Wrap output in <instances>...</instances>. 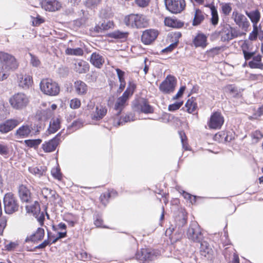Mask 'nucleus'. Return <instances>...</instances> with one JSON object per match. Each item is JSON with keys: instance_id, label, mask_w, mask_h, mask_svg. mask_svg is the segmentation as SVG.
Here are the masks:
<instances>
[{"instance_id": "obj_55", "label": "nucleus", "mask_w": 263, "mask_h": 263, "mask_svg": "<svg viewBox=\"0 0 263 263\" xmlns=\"http://www.w3.org/2000/svg\"><path fill=\"white\" fill-rule=\"evenodd\" d=\"M102 0H87L86 5L88 7L95 8L100 4Z\"/></svg>"}, {"instance_id": "obj_6", "label": "nucleus", "mask_w": 263, "mask_h": 263, "mask_svg": "<svg viewBox=\"0 0 263 263\" xmlns=\"http://www.w3.org/2000/svg\"><path fill=\"white\" fill-rule=\"evenodd\" d=\"M187 238L196 242H200L203 239V234L201 229L196 221L192 222L187 231Z\"/></svg>"}, {"instance_id": "obj_56", "label": "nucleus", "mask_w": 263, "mask_h": 263, "mask_svg": "<svg viewBox=\"0 0 263 263\" xmlns=\"http://www.w3.org/2000/svg\"><path fill=\"white\" fill-rule=\"evenodd\" d=\"M51 174L52 176L59 180H60L61 178V173H60V169L58 168H53L52 169L51 171Z\"/></svg>"}, {"instance_id": "obj_27", "label": "nucleus", "mask_w": 263, "mask_h": 263, "mask_svg": "<svg viewBox=\"0 0 263 263\" xmlns=\"http://www.w3.org/2000/svg\"><path fill=\"white\" fill-rule=\"evenodd\" d=\"M134 116L132 114L126 115L124 118L115 116L114 120V125L116 126L122 125L123 123L133 121L134 120Z\"/></svg>"}, {"instance_id": "obj_46", "label": "nucleus", "mask_w": 263, "mask_h": 263, "mask_svg": "<svg viewBox=\"0 0 263 263\" xmlns=\"http://www.w3.org/2000/svg\"><path fill=\"white\" fill-rule=\"evenodd\" d=\"M220 7L222 13L226 16L229 15L232 10L230 3H221Z\"/></svg>"}, {"instance_id": "obj_9", "label": "nucleus", "mask_w": 263, "mask_h": 263, "mask_svg": "<svg viewBox=\"0 0 263 263\" xmlns=\"http://www.w3.org/2000/svg\"><path fill=\"white\" fill-rule=\"evenodd\" d=\"M177 80L175 77L168 75L160 84L159 89L164 93L168 94L173 92L176 85Z\"/></svg>"}, {"instance_id": "obj_21", "label": "nucleus", "mask_w": 263, "mask_h": 263, "mask_svg": "<svg viewBox=\"0 0 263 263\" xmlns=\"http://www.w3.org/2000/svg\"><path fill=\"white\" fill-rule=\"evenodd\" d=\"M107 109L106 107L102 105L97 106L95 111L92 114V119L94 120L99 121L103 119L106 115Z\"/></svg>"}, {"instance_id": "obj_15", "label": "nucleus", "mask_w": 263, "mask_h": 263, "mask_svg": "<svg viewBox=\"0 0 263 263\" xmlns=\"http://www.w3.org/2000/svg\"><path fill=\"white\" fill-rule=\"evenodd\" d=\"M41 6L46 11L52 12L59 10L61 4L57 0H43Z\"/></svg>"}, {"instance_id": "obj_41", "label": "nucleus", "mask_w": 263, "mask_h": 263, "mask_svg": "<svg viewBox=\"0 0 263 263\" xmlns=\"http://www.w3.org/2000/svg\"><path fill=\"white\" fill-rule=\"evenodd\" d=\"M128 33L119 30L115 31L109 34V36L117 39H125L127 38Z\"/></svg>"}, {"instance_id": "obj_26", "label": "nucleus", "mask_w": 263, "mask_h": 263, "mask_svg": "<svg viewBox=\"0 0 263 263\" xmlns=\"http://www.w3.org/2000/svg\"><path fill=\"white\" fill-rule=\"evenodd\" d=\"M90 61L96 67L101 68L104 63V59L101 54L93 52L91 55Z\"/></svg>"}, {"instance_id": "obj_45", "label": "nucleus", "mask_w": 263, "mask_h": 263, "mask_svg": "<svg viewBox=\"0 0 263 263\" xmlns=\"http://www.w3.org/2000/svg\"><path fill=\"white\" fill-rule=\"evenodd\" d=\"M212 17L211 22L212 25L216 26L218 24L219 21V17L217 11L215 7L211 8Z\"/></svg>"}, {"instance_id": "obj_38", "label": "nucleus", "mask_w": 263, "mask_h": 263, "mask_svg": "<svg viewBox=\"0 0 263 263\" xmlns=\"http://www.w3.org/2000/svg\"><path fill=\"white\" fill-rule=\"evenodd\" d=\"M228 27L230 29L233 39L246 34V32L243 30L241 31L239 27H232L230 25H228Z\"/></svg>"}, {"instance_id": "obj_47", "label": "nucleus", "mask_w": 263, "mask_h": 263, "mask_svg": "<svg viewBox=\"0 0 263 263\" xmlns=\"http://www.w3.org/2000/svg\"><path fill=\"white\" fill-rule=\"evenodd\" d=\"M241 49L243 53L252 51V43L248 41H245L242 44Z\"/></svg>"}, {"instance_id": "obj_52", "label": "nucleus", "mask_w": 263, "mask_h": 263, "mask_svg": "<svg viewBox=\"0 0 263 263\" xmlns=\"http://www.w3.org/2000/svg\"><path fill=\"white\" fill-rule=\"evenodd\" d=\"M262 137V133L259 130H256L252 134V137L255 143H257Z\"/></svg>"}, {"instance_id": "obj_1", "label": "nucleus", "mask_w": 263, "mask_h": 263, "mask_svg": "<svg viewBox=\"0 0 263 263\" xmlns=\"http://www.w3.org/2000/svg\"><path fill=\"white\" fill-rule=\"evenodd\" d=\"M126 26L136 28H141L147 27L148 21L146 17L142 14H130L124 18Z\"/></svg>"}, {"instance_id": "obj_28", "label": "nucleus", "mask_w": 263, "mask_h": 263, "mask_svg": "<svg viewBox=\"0 0 263 263\" xmlns=\"http://www.w3.org/2000/svg\"><path fill=\"white\" fill-rule=\"evenodd\" d=\"M224 255L227 259H229V263H239L238 255L232 249L230 251L228 248L226 249L224 252Z\"/></svg>"}, {"instance_id": "obj_58", "label": "nucleus", "mask_w": 263, "mask_h": 263, "mask_svg": "<svg viewBox=\"0 0 263 263\" xmlns=\"http://www.w3.org/2000/svg\"><path fill=\"white\" fill-rule=\"evenodd\" d=\"M7 224V220L5 217H0V235L3 234V231Z\"/></svg>"}, {"instance_id": "obj_34", "label": "nucleus", "mask_w": 263, "mask_h": 263, "mask_svg": "<svg viewBox=\"0 0 263 263\" xmlns=\"http://www.w3.org/2000/svg\"><path fill=\"white\" fill-rule=\"evenodd\" d=\"M233 39L230 29L228 27V25L224 26L221 32V40L223 42H228Z\"/></svg>"}, {"instance_id": "obj_13", "label": "nucleus", "mask_w": 263, "mask_h": 263, "mask_svg": "<svg viewBox=\"0 0 263 263\" xmlns=\"http://www.w3.org/2000/svg\"><path fill=\"white\" fill-rule=\"evenodd\" d=\"M158 35V32L155 29H147L143 32L141 41L145 45H149L154 42Z\"/></svg>"}, {"instance_id": "obj_29", "label": "nucleus", "mask_w": 263, "mask_h": 263, "mask_svg": "<svg viewBox=\"0 0 263 263\" xmlns=\"http://www.w3.org/2000/svg\"><path fill=\"white\" fill-rule=\"evenodd\" d=\"M61 121L58 118H53L50 121L48 133L49 134H53L60 128Z\"/></svg>"}, {"instance_id": "obj_49", "label": "nucleus", "mask_w": 263, "mask_h": 263, "mask_svg": "<svg viewBox=\"0 0 263 263\" xmlns=\"http://www.w3.org/2000/svg\"><path fill=\"white\" fill-rule=\"evenodd\" d=\"M52 193L51 194V195L49 196V198H48L49 202H51L54 204L58 203L59 201H58V200L59 199L60 197L59 195L54 190Z\"/></svg>"}, {"instance_id": "obj_2", "label": "nucleus", "mask_w": 263, "mask_h": 263, "mask_svg": "<svg viewBox=\"0 0 263 263\" xmlns=\"http://www.w3.org/2000/svg\"><path fill=\"white\" fill-rule=\"evenodd\" d=\"M18 67L16 59L8 53L0 51V68L5 71H13Z\"/></svg>"}, {"instance_id": "obj_57", "label": "nucleus", "mask_w": 263, "mask_h": 263, "mask_svg": "<svg viewBox=\"0 0 263 263\" xmlns=\"http://www.w3.org/2000/svg\"><path fill=\"white\" fill-rule=\"evenodd\" d=\"M179 135L181 139L183 148H184L185 150H187V144L185 141L186 140V137L185 136V133L184 132H179Z\"/></svg>"}, {"instance_id": "obj_36", "label": "nucleus", "mask_w": 263, "mask_h": 263, "mask_svg": "<svg viewBox=\"0 0 263 263\" xmlns=\"http://www.w3.org/2000/svg\"><path fill=\"white\" fill-rule=\"evenodd\" d=\"M112 26V23L110 21L105 22L102 23L101 24H98L94 28V30L96 32L100 33L103 31L107 30L110 28Z\"/></svg>"}, {"instance_id": "obj_59", "label": "nucleus", "mask_w": 263, "mask_h": 263, "mask_svg": "<svg viewBox=\"0 0 263 263\" xmlns=\"http://www.w3.org/2000/svg\"><path fill=\"white\" fill-rule=\"evenodd\" d=\"M255 54L256 50L243 53L244 58L246 61H249L251 59H253Z\"/></svg>"}, {"instance_id": "obj_44", "label": "nucleus", "mask_w": 263, "mask_h": 263, "mask_svg": "<svg viewBox=\"0 0 263 263\" xmlns=\"http://www.w3.org/2000/svg\"><path fill=\"white\" fill-rule=\"evenodd\" d=\"M65 53L68 55H82L83 54V50L81 48H68L66 49Z\"/></svg>"}, {"instance_id": "obj_54", "label": "nucleus", "mask_w": 263, "mask_h": 263, "mask_svg": "<svg viewBox=\"0 0 263 263\" xmlns=\"http://www.w3.org/2000/svg\"><path fill=\"white\" fill-rule=\"evenodd\" d=\"M183 102H176L168 106V109L170 111H174L180 108L182 105Z\"/></svg>"}, {"instance_id": "obj_64", "label": "nucleus", "mask_w": 263, "mask_h": 263, "mask_svg": "<svg viewBox=\"0 0 263 263\" xmlns=\"http://www.w3.org/2000/svg\"><path fill=\"white\" fill-rule=\"evenodd\" d=\"M17 246V243L15 242H10L9 244L5 246V249L8 251L13 250Z\"/></svg>"}, {"instance_id": "obj_31", "label": "nucleus", "mask_w": 263, "mask_h": 263, "mask_svg": "<svg viewBox=\"0 0 263 263\" xmlns=\"http://www.w3.org/2000/svg\"><path fill=\"white\" fill-rule=\"evenodd\" d=\"M28 171L30 173L33 174L36 177L40 178L42 176L46 175L47 169L45 166H31L28 168Z\"/></svg>"}, {"instance_id": "obj_8", "label": "nucleus", "mask_w": 263, "mask_h": 263, "mask_svg": "<svg viewBox=\"0 0 263 263\" xmlns=\"http://www.w3.org/2000/svg\"><path fill=\"white\" fill-rule=\"evenodd\" d=\"M166 10L173 14L181 13L185 7L184 0H164Z\"/></svg>"}, {"instance_id": "obj_61", "label": "nucleus", "mask_w": 263, "mask_h": 263, "mask_svg": "<svg viewBox=\"0 0 263 263\" xmlns=\"http://www.w3.org/2000/svg\"><path fill=\"white\" fill-rule=\"evenodd\" d=\"M30 55L31 56V63L32 65L35 67L38 66L40 64V62L39 59L31 53H30Z\"/></svg>"}, {"instance_id": "obj_25", "label": "nucleus", "mask_w": 263, "mask_h": 263, "mask_svg": "<svg viewBox=\"0 0 263 263\" xmlns=\"http://www.w3.org/2000/svg\"><path fill=\"white\" fill-rule=\"evenodd\" d=\"M262 55L260 54H256L254 56L252 61L248 63V65L251 68L263 69V63L261 62Z\"/></svg>"}, {"instance_id": "obj_23", "label": "nucleus", "mask_w": 263, "mask_h": 263, "mask_svg": "<svg viewBox=\"0 0 263 263\" xmlns=\"http://www.w3.org/2000/svg\"><path fill=\"white\" fill-rule=\"evenodd\" d=\"M44 230L42 228H39L35 233L31 234L29 236H27L25 239V242L29 241L36 242L41 240L44 236Z\"/></svg>"}, {"instance_id": "obj_37", "label": "nucleus", "mask_w": 263, "mask_h": 263, "mask_svg": "<svg viewBox=\"0 0 263 263\" xmlns=\"http://www.w3.org/2000/svg\"><path fill=\"white\" fill-rule=\"evenodd\" d=\"M247 15L249 17L252 23H258L260 18V12L258 10L246 11Z\"/></svg>"}, {"instance_id": "obj_22", "label": "nucleus", "mask_w": 263, "mask_h": 263, "mask_svg": "<svg viewBox=\"0 0 263 263\" xmlns=\"http://www.w3.org/2000/svg\"><path fill=\"white\" fill-rule=\"evenodd\" d=\"M89 69V64L83 60L77 61L74 63V70L79 73H86Z\"/></svg>"}, {"instance_id": "obj_50", "label": "nucleus", "mask_w": 263, "mask_h": 263, "mask_svg": "<svg viewBox=\"0 0 263 263\" xmlns=\"http://www.w3.org/2000/svg\"><path fill=\"white\" fill-rule=\"evenodd\" d=\"M179 42L178 40H177L174 43L170 44L168 46L162 50L161 52L163 53L171 52H172L177 46Z\"/></svg>"}, {"instance_id": "obj_53", "label": "nucleus", "mask_w": 263, "mask_h": 263, "mask_svg": "<svg viewBox=\"0 0 263 263\" xmlns=\"http://www.w3.org/2000/svg\"><path fill=\"white\" fill-rule=\"evenodd\" d=\"M54 190H52L50 189H48L47 187H44L41 191L42 194L44 198L46 199H48L49 196L52 193Z\"/></svg>"}, {"instance_id": "obj_40", "label": "nucleus", "mask_w": 263, "mask_h": 263, "mask_svg": "<svg viewBox=\"0 0 263 263\" xmlns=\"http://www.w3.org/2000/svg\"><path fill=\"white\" fill-rule=\"evenodd\" d=\"M187 111L189 113H193L197 108V106L196 102L193 98L189 99L185 103V105Z\"/></svg>"}, {"instance_id": "obj_20", "label": "nucleus", "mask_w": 263, "mask_h": 263, "mask_svg": "<svg viewBox=\"0 0 263 263\" xmlns=\"http://www.w3.org/2000/svg\"><path fill=\"white\" fill-rule=\"evenodd\" d=\"M200 254L202 256L210 259L213 256V250L207 241L201 240L200 242Z\"/></svg>"}, {"instance_id": "obj_60", "label": "nucleus", "mask_w": 263, "mask_h": 263, "mask_svg": "<svg viewBox=\"0 0 263 263\" xmlns=\"http://www.w3.org/2000/svg\"><path fill=\"white\" fill-rule=\"evenodd\" d=\"M116 71L117 72L119 82L125 81V80H124L125 72L119 68H117L116 69Z\"/></svg>"}, {"instance_id": "obj_62", "label": "nucleus", "mask_w": 263, "mask_h": 263, "mask_svg": "<svg viewBox=\"0 0 263 263\" xmlns=\"http://www.w3.org/2000/svg\"><path fill=\"white\" fill-rule=\"evenodd\" d=\"M8 153V148L6 145L0 143V154L5 155Z\"/></svg>"}, {"instance_id": "obj_3", "label": "nucleus", "mask_w": 263, "mask_h": 263, "mask_svg": "<svg viewBox=\"0 0 263 263\" xmlns=\"http://www.w3.org/2000/svg\"><path fill=\"white\" fill-rule=\"evenodd\" d=\"M41 90L43 93L50 96H55L60 92L59 84L51 79H44L40 83Z\"/></svg>"}, {"instance_id": "obj_35", "label": "nucleus", "mask_w": 263, "mask_h": 263, "mask_svg": "<svg viewBox=\"0 0 263 263\" xmlns=\"http://www.w3.org/2000/svg\"><path fill=\"white\" fill-rule=\"evenodd\" d=\"M204 16L202 11L197 9L195 11L194 20L193 21V26L199 25L204 20Z\"/></svg>"}, {"instance_id": "obj_39", "label": "nucleus", "mask_w": 263, "mask_h": 263, "mask_svg": "<svg viewBox=\"0 0 263 263\" xmlns=\"http://www.w3.org/2000/svg\"><path fill=\"white\" fill-rule=\"evenodd\" d=\"M164 24L165 25L171 27H177V28H180L182 27L183 26V23L182 22H178L177 23L176 20H174L173 19L166 17L164 20Z\"/></svg>"}, {"instance_id": "obj_10", "label": "nucleus", "mask_w": 263, "mask_h": 263, "mask_svg": "<svg viewBox=\"0 0 263 263\" xmlns=\"http://www.w3.org/2000/svg\"><path fill=\"white\" fill-rule=\"evenodd\" d=\"M224 123V118L219 111L213 112L211 116L208 126L211 129H220Z\"/></svg>"}, {"instance_id": "obj_63", "label": "nucleus", "mask_w": 263, "mask_h": 263, "mask_svg": "<svg viewBox=\"0 0 263 263\" xmlns=\"http://www.w3.org/2000/svg\"><path fill=\"white\" fill-rule=\"evenodd\" d=\"M50 244V241L48 239L45 240L42 243L36 246L35 249H42L45 248L46 246Z\"/></svg>"}, {"instance_id": "obj_17", "label": "nucleus", "mask_w": 263, "mask_h": 263, "mask_svg": "<svg viewBox=\"0 0 263 263\" xmlns=\"http://www.w3.org/2000/svg\"><path fill=\"white\" fill-rule=\"evenodd\" d=\"M135 257L137 260L144 261L153 260L155 259L156 256L153 252L145 249H142L140 252H138L136 254Z\"/></svg>"}, {"instance_id": "obj_33", "label": "nucleus", "mask_w": 263, "mask_h": 263, "mask_svg": "<svg viewBox=\"0 0 263 263\" xmlns=\"http://www.w3.org/2000/svg\"><path fill=\"white\" fill-rule=\"evenodd\" d=\"M26 210L27 213H31L33 216H36L40 211V204L37 201H34L32 204L27 205L26 206Z\"/></svg>"}, {"instance_id": "obj_18", "label": "nucleus", "mask_w": 263, "mask_h": 263, "mask_svg": "<svg viewBox=\"0 0 263 263\" xmlns=\"http://www.w3.org/2000/svg\"><path fill=\"white\" fill-rule=\"evenodd\" d=\"M135 108L144 114H151L154 112L153 107L150 105L145 99H142L135 104Z\"/></svg>"}, {"instance_id": "obj_30", "label": "nucleus", "mask_w": 263, "mask_h": 263, "mask_svg": "<svg viewBox=\"0 0 263 263\" xmlns=\"http://www.w3.org/2000/svg\"><path fill=\"white\" fill-rule=\"evenodd\" d=\"M127 101L120 97L115 103L114 109L117 111L115 116L119 117L126 105Z\"/></svg>"}, {"instance_id": "obj_51", "label": "nucleus", "mask_w": 263, "mask_h": 263, "mask_svg": "<svg viewBox=\"0 0 263 263\" xmlns=\"http://www.w3.org/2000/svg\"><path fill=\"white\" fill-rule=\"evenodd\" d=\"M94 224L97 227H104L106 228L105 226H103V219L102 218V216L99 214H97L95 218Z\"/></svg>"}, {"instance_id": "obj_24", "label": "nucleus", "mask_w": 263, "mask_h": 263, "mask_svg": "<svg viewBox=\"0 0 263 263\" xmlns=\"http://www.w3.org/2000/svg\"><path fill=\"white\" fill-rule=\"evenodd\" d=\"M207 37L203 33H198L193 39V43L196 47L204 48L207 43Z\"/></svg>"}, {"instance_id": "obj_19", "label": "nucleus", "mask_w": 263, "mask_h": 263, "mask_svg": "<svg viewBox=\"0 0 263 263\" xmlns=\"http://www.w3.org/2000/svg\"><path fill=\"white\" fill-rule=\"evenodd\" d=\"M17 80L18 86L24 89L29 88L33 83L32 77L30 76L27 74H18Z\"/></svg>"}, {"instance_id": "obj_4", "label": "nucleus", "mask_w": 263, "mask_h": 263, "mask_svg": "<svg viewBox=\"0 0 263 263\" xmlns=\"http://www.w3.org/2000/svg\"><path fill=\"white\" fill-rule=\"evenodd\" d=\"M12 107L22 110L26 107L29 102V97L24 93L18 92L13 95L9 100Z\"/></svg>"}, {"instance_id": "obj_16", "label": "nucleus", "mask_w": 263, "mask_h": 263, "mask_svg": "<svg viewBox=\"0 0 263 263\" xmlns=\"http://www.w3.org/2000/svg\"><path fill=\"white\" fill-rule=\"evenodd\" d=\"M18 195L22 202L31 203L32 201V197L30 191L24 184H21L18 187Z\"/></svg>"}, {"instance_id": "obj_11", "label": "nucleus", "mask_w": 263, "mask_h": 263, "mask_svg": "<svg viewBox=\"0 0 263 263\" xmlns=\"http://www.w3.org/2000/svg\"><path fill=\"white\" fill-rule=\"evenodd\" d=\"M36 127V130L35 131V134L39 132L37 126H36L35 125L33 126L28 125H23L16 130L15 136L20 138L28 137L31 133L32 130H35Z\"/></svg>"}, {"instance_id": "obj_43", "label": "nucleus", "mask_w": 263, "mask_h": 263, "mask_svg": "<svg viewBox=\"0 0 263 263\" xmlns=\"http://www.w3.org/2000/svg\"><path fill=\"white\" fill-rule=\"evenodd\" d=\"M41 142L42 140L40 139L25 140V143L27 146L34 148H36Z\"/></svg>"}, {"instance_id": "obj_32", "label": "nucleus", "mask_w": 263, "mask_h": 263, "mask_svg": "<svg viewBox=\"0 0 263 263\" xmlns=\"http://www.w3.org/2000/svg\"><path fill=\"white\" fill-rule=\"evenodd\" d=\"M74 86L76 92L79 95H83L86 93L87 91V86L82 81H77L74 82Z\"/></svg>"}, {"instance_id": "obj_12", "label": "nucleus", "mask_w": 263, "mask_h": 263, "mask_svg": "<svg viewBox=\"0 0 263 263\" xmlns=\"http://www.w3.org/2000/svg\"><path fill=\"white\" fill-rule=\"evenodd\" d=\"M60 136L61 134L59 133L52 139L49 140L48 141L45 142L42 145V148L44 152L45 153H51L54 151L60 143Z\"/></svg>"}, {"instance_id": "obj_14", "label": "nucleus", "mask_w": 263, "mask_h": 263, "mask_svg": "<svg viewBox=\"0 0 263 263\" xmlns=\"http://www.w3.org/2000/svg\"><path fill=\"white\" fill-rule=\"evenodd\" d=\"M20 123V122L16 119L7 120L0 124V132L2 134L7 133L13 129Z\"/></svg>"}, {"instance_id": "obj_7", "label": "nucleus", "mask_w": 263, "mask_h": 263, "mask_svg": "<svg viewBox=\"0 0 263 263\" xmlns=\"http://www.w3.org/2000/svg\"><path fill=\"white\" fill-rule=\"evenodd\" d=\"M232 18L236 25L245 32L248 31L250 23L247 17L237 10L233 11Z\"/></svg>"}, {"instance_id": "obj_48", "label": "nucleus", "mask_w": 263, "mask_h": 263, "mask_svg": "<svg viewBox=\"0 0 263 263\" xmlns=\"http://www.w3.org/2000/svg\"><path fill=\"white\" fill-rule=\"evenodd\" d=\"M81 104V101L78 98H74L71 100L70 102V107L71 108L73 109L79 108L80 107Z\"/></svg>"}, {"instance_id": "obj_42", "label": "nucleus", "mask_w": 263, "mask_h": 263, "mask_svg": "<svg viewBox=\"0 0 263 263\" xmlns=\"http://www.w3.org/2000/svg\"><path fill=\"white\" fill-rule=\"evenodd\" d=\"M136 86L134 84L130 85L124 92L121 97L127 101L130 96H132L134 92Z\"/></svg>"}, {"instance_id": "obj_5", "label": "nucleus", "mask_w": 263, "mask_h": 263, "mask_svg": "<svg viewBox=\"0 0 263 263\" xmlns=\"http://www.w3.org/2000/svg\"><path fill=\"white\" fill-rule=\"evenodd\" d=\"M4 210L6 213L11 214L18 211L19 205L17 199L12 193L5 194L3 199Z\"/></svg>"}]
</instances>
